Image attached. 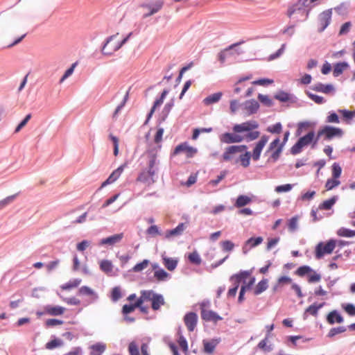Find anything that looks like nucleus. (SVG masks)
Listing matches in <instances>:
<instances>
[{"label": "nucleus", "instance_id": "a211bd4d", "mask_svg": "<svg viewBox=\"0 0 355 355\" xmlns=\"http://www.w3.org/2000/svg\"><path fill=\"white\" fill-rule=\"evenodd\" d=\"M201 318L203 320L207 322L211 321L216 322L217 321L222 320V318L216 312L205 309H202L201 311Z\"/></svg>", "mask_w": 355, "mask_h": 355}, {"label": "nucleus", "instance_id": "a18cd8bd", "mask_svg": "<svg viewBox=\"0 0 355 355\" xmlns=\"http://www.w3.org/2000/svg\"><path fill=\"white\" fill-rule=\"evenodd\" d=\"M345 331H346V328L343 326L331 328L329 330L327 336L329 338H332L337 334L344 333Z\"/></svg>", "mask_w": 355, "mask_h": 355}, {"label": "nucleus", "instance_id": "2f4dec72", "mask_svg": "<svg viewBox=\"0 0 355 355\" xmlns=\"http://www.w3.org/2000/svg\"><path fill=\"white\" fill-rule=\"evenodd\" d=\"M251 202L252 199L250 197L245 195H241L237 198L234 205L236 207L240 208L248 205Z\"/></svg>", "mask_w": 355, "mask_h": 355}, {"label": "nucleus", "instance_id": "bf43d9fd", "mask_svg": "<svg viewBox=\"0 0 355 355\" xmlns=\"http://www.w3.org/2000/svg\"><path fill=\"white\" fill-rule=\"evenodd\" d=\"M293 188V185L291 184H286L283 185H279L275 187V191L277 193H282V192H288L291 191Z\"/></svg>", "mask_w": 355, "mask_h": 355}, {"label": "nucleus", "instance_id": "79ce46f5", "mask_svg": "<svg viewBox=\"0 0 355 355\" xmlns=\"http://www.w3.org/2000/svg\"><path fill=\"white\" fill-rule=\"evenodd\" d=\"M337 234L343 237H353L355 236V230L341 227L337 231Z\"/></svg>", "mask_w": 355, "mask_h": 355}, {"label": "nucleus", "instance_id": "1a4fd4ad", "mask_svg": "<svg viewBox=\"0 0 355 355\" xmlns=\"http://www.w3.org/2000/svg\"><path fill=\"white\" fill-rule=\"evenodd\" d=\"M336 242L335 240L331 239L326 243L320 242L319 243L315 250V256L318 259H321L325 254H331L335 249Z\"/></svg>", "mask_w": 355, "mask_h": 355}, {"label": "nucleus", "instance_id": "39448f33", "mask_svg": "<svg viewBox=\"0 0 355 355\" xmlns=\"http://www.w3.org/2000/svg\"><path fill=\"white\" fill-rule=\"evenodd\" d=\"M247 148L248 147L245 145L229 146L225 148L222 155V161L237 164L239 163V159H237L236 155L243 153Z\"/></svg>", "mask_w": 355, "mask_h": 355}, {"label": "nucleus", "instance_id": "2eb2a0df", "mask_svg": "<svg viewBox=\"0 0 355 355\" xmlns=\"http://www.w3.org/2000/svg\"><path fill=\"white\" fill-rule=\"evenodd\" d=\"M184 322L189 331H193L198 322V315L194 312L187 313L184 317Z\"/></svg>", "mask_w": 355, "mask_h": 355}, {"label": "nucleus", "instance_id": "6e6552de", "mask_svg": "<svg viewBox=\"0 0 355 355\" xmlns=\"http://www.w3.org/2000/svg\"><path fill=\"white\" fill-rule=\"evenodd\" d=\"M250 275L251 272L247 270L240 271L239 273L233 275L230 277V281L233 282L234 287L229 289L227 297H235L241 282L250 277Z\"/></svg>", "mask_w": 355, "mask_h": 355}, {"label": "nucleus", "instance_id": "c03bdc74", "mask_svg": "<svg viewBox=\"0 0 355 355\" xmlns=\"http://www.w3.org/2000/svg\"><path fill=\"white\" fill-rule=\"evenodd\" d=\"M149 261L147 259L143 260L141 262L137 263L133 268L132 271L135 272H139L144 270L148 267Z\"/></svg>", "mask_w": 355, "mask_h": 355}, {"label": "nucleus", "instance_id": "13d9d810", "mask_svg": "<svg viewBox=\"0 0 355 355\" xmlns=\"http://www.w3.org/2000/svg\"><path fill=\"white\" fill-rule=\"evenodd\" d=\"M283 148V144L279 145L275 150H272L270 158L272 159V162H275L279 157V155L282 153Z\"/></svg>", "mask_w": 355, "mask_h": 355}, {"label": "nucleus", "instance_id": "5fc2aeb1", "mask_svg": "<svg viewBox=\"0 0 355 355\" xmlns=\"http://www.w3.org/2000/svg\"><path fill=\"white\" fill-rule=\"evenodd\" d=\"M31 114H28L26 116V117L19 123V125L16 127L15 132H19L28 122V121L31 119Z\"/></svg>", "mask_w": 355, "mask_h": 355}, {"label": "nucleus", "instance_id": "4d7b16f0", "mask_svg": "<svg viewBox=\"0 0 355 355\" xmlns=\"http://www.w3.org/2000/svg\"><path fill=\"white\" fill-rule=\"evenodd\" d=\"M146 233L147 234L150 235L152 236L161 235V232H159V227L155 225L149 227L146 230Z\"/></svg>", "mask_w": 355, "mask_h": 355}, {"label": "nucleus", "instance_id": "603ef678", "mask_svg": "<svg viewBox=\"0 0 355 355\" xmlns=\"http://www.w3.org/2000/svg\"><path fill=\"white\" fill-rule=\"evenodd\" d=\"M268 336H266L263 340H261L258 344V347L264 352H270L272 350V347L270 345H267L268 343Z\"/></svg>", "mask_w": 355, "mask_h": 355}, {"label": "nucleus", "instance_id": "09e8293b", "mask_svg": "<svg viewBox=\"0 0 355 355\" xmlns=\"http://www.w3.org/2000/svg\"><path fill=\"white\" fill-rule=\"evenodd\" d=\"M298 216H295L292 217L288 222V230L291 232H294L297 228Z\"/></svg>", "mask_w": 355, "mask_h": 355}, {"label": "nucleus", "instance_id": "864d4df0", "mask_svg": "<svg viewBox=\"0 0 355 355\" xmlns=\"http://www.w3.org/2000/svg\"><path fill=\"white\" fill-rule=\"evenodd\" d=\"M189 260L190 262L199 265L201 263V259L197 252H193L189 255Z\"/></svg>", "mask_w": 355, "mask_h": 355}, {"label": "nucleus", "instance_id": "412c9836", "mask_svg": "<svg viewBox=\"0 0 355 355\" xmlns=\"http://www.w3.org/2000/svg\"><path fill=\"white\" fill-rule=\"evenodd\" d=\"M125 166V165L123 164L118 167L116 170H114L110 174L108 178L102 184V187H105L107 184H112L116 180H117L122 174Z\"/></svg>", "mask_w": 355, "mask_h": 355}, {"label": "nucleus", "instance_id": "69168bd1", "mask_svg": "<svg viewBox=\"0 0 355 355\" xmlns=\"http://www.w3.org/2000/svg\"><path fill=\"white\" fill-rule=\"evenodd\" d=\"M343 309L349 315H355V306L352 304H347L343 305Z\"/></svg>", "mask_w": 355, "mask_h": 355}, {"label": "nucleus", "instance_id": "6ab92c4d", "mask_svg": "<svg viewBox=\"0 0 355 355\" xmlns=\"http://www.w3.org/2000/svg\"><path fill=\"white\" fill-rule=\"evenodd\" d=\"M44 313L52 316L62 315L66 309L61 306L46 305L44 307Z\"/></svg>", "mask_w": 355, "mask_h": 355}, {"label": "nucleus", "instance_id": "cd10ccee", "mask_svg": "<svg viewBox=\"0 0 355 355\" xmlns=\"http://www.w3.org/2000/svg\"><path fill=\"white\" fill-rule=\"evenodd\" d=\"M153 277L157 282H165L171 277V275L162 268L156 270Z\"/></svg>", "mask_w": 355, "mask_h": 355}, {"label": "nucleus", "instance_id": "393cba45", "mask_svg": "<svg viewBox=\"0 0 355 355\" xmlns=\"http://www.w3.org/2000/svg\"><path fill=\"white\" fill-rule=\"evenodd\" d=\"M162 263L167 270L173 271L178 266V260L177 259L163 257Z\"/></svg>", "mask_w": 355, "mask_h": 355}, {"label": "nucleus", "instance_id": "e2e57ef3", "mask_svg": "<svg viewBox=\"0 0 355 355\" xmlns=\"http://www.w3.org/2000/svg\"><path fill=\"white\" fill-rule=\"evenodd\" d=\"M338 112L340 113L347 121L351 120L355 116V112L346 110H339Z\"/></svg>", "mask_w": 355, "mask_h": 355}, {"label": "nucleus", "instance_id": "9d476101", "mask_svg": "<svg viewBox=\"0 0 355 355\" xmlns=\"http://www.w3.org/2000/svg\"><path fill=\"white\" fill-rule=\"evenodd\" d=\"M163 5V0H148V2L142 3L141 7L147 10L143 17L146 18L157 13L162 9Z\"/></svg>", "mask_w": 355, "mask_h": 355}, {"label": "nucleus", "instance_id": "c9c22d12", "mask_svg": "<svg viewBox=\"0 0 355 355\" xmlns=\"http://www.w3.org/2000/svg\"><path fill=\"white\" fill-rule=\"evenodd\" d=\"M268 288V280L263 279L260 281L254 289V294L258 295L265 291Z\"/></svg>", "mask_w": 355, "mask_h": 355}, {"label": "nucleus", "instance_id": "3c124183", "mask_svg": "<svg viewBox=\"0 0 355 355\" xmlns=\"http://www.w3.org/2000/svg\"><path fill=\"white\" fill-rule=\"evenodd\" d=\"M221 248L223 250L226 252H230L233 250L234 248V244L231 241L226 240L223 241L220 243Z\"/></svg>", "mask_w": 355, "mask_h": 355}, {"label": "nucleus", "instance_id": "6e6d98bb", "mask_svg": "<svg viewBox=\"0 0 355 355\" xmlns=\"http://www.w3.org/2000/svg\"><path fill=\"white\" fill-rule=\"evenodd\" d=\"M128 352L130 355H140L138 346L134 341L129 344Z\"/></svg>", "mask_w": 355, "mask_h": 355}, {"label": "nucleus", "instance_id": "bb28decb", "mask_svg": "<svg viewBox=\"0 0 355 355\" xmlns=\"http://www.w3.org/2000/svg\"><path fill=\"white\" fill-rule=\"evenodd\" d=\"M143 304L141 296L137 299L134 304H125L122 308V312L123 314H128L133 312L137 306Z\"/></svg>", "mask_w": 355, "mask_h": 355}, {"label": "nucleus", "instance_id": "e433bc0d", "mask_svg": "<svg viewBox=\"0 0 355 355\" xmlns=\"http://www.w3.org/2000/svg\"><path fill=\"white\" fill-rule=\"evenodd\" d=\"M81 283L80 279H74L69 281L60 286L62 290L67 291L78 287Z\"/></svg>", "mask_w": 355, "mask_h": 355}, {"label": "nucleus", "instance_id": "0e129e2a", "mask_svg": "<svg viewBox=\"0 0 355 355\" xmlns=\"http://www.w3.org/2000/svg\"><path fill=\"white\" fill-rule=\"evenodd\" d=\"M178 344L181 349L184 352H187L188 351V345L186 339L184 338L183 336L180 335L178 339Z\"/></svg>", "mask_w": 355, "mask_h": 355}, {"label": "nucleus", "instance_id": "7c9ffc66", "mask_svg": "<svg viewBox=\"0 0 355 355\" xmlns=\"http://www.w3.org/2000/svg\"><path fill=\"white\" fill-rule=\"evenodd\" d=\"M167 94H168V91L164 90L161 94V96L155 101L154 105L152 107L150 113L148 114V119H150L151 117V116L153 115V114L154 113L156 108L159 107L163 103L164 100L166 96L167 95Z\"/></svg>", "mask_w": 355, "mask_h": 355}, {"label": "nucleus", "instance_id": "f8f14e48", "mask_svg": "<svg viewBox=\"0 0 355 355\" xmlns=\"http://www.w3.org/2000/svg\"><path fill=\"white\" fill-rule=\"evenodd\" d=\"M155 175L156 173L153 171H150L148 169L147 171H143L139 174L137 181L143 182L147 186H150L156 182V180L155 179Z\"/></svg>", "mask_w": 355, "mask_h": 355}, {"label": "nucleus", "instance_id": "aec40b11", "mask_svg": "<svg viewBox=\"0 0 355 355\" xmlns=\"http://www.w3.org/2000/svg\"><path fill=\"white\" fill-rule=\"evenodd\" d=\"M123 233L114 234L109 237L104 238V239H101L99 242V245H114L121 242V240L123 239Z\"/></svg>", "mask_w": 355, "mask_h": 355}, {"label": "nucleus", "instance_id": "4468645a", "mask_svg": "<svg viewBox=\"0 0 355 355\" xmlns=\"http://www.w3.org/2000/svg\"><path fill=\"white\" fill-rule=\"evenodd\" d=\"M184 153L187 157H192L197 153V149L189 146L187 143H182L177 146L174 150L173 153L178 155Z\"/></svg>", "mask_w": 355, "mask_h": 355}, {"label": "nucleus", "instance_id": "20e7f679", "mask_svg": "<svg viewBox=\"0 0 355 355\" xmlns=\"http://www.w3.org/2000/svg\"><path fill=\"white\" fill-rule=\"evenodd\" d=\"M343 135V131L341 128L325 125L318 130L314 144H316L320 137L324 140L330 141L334 138H341Z\"/></svg>", "mask_w": 355, "mask_h": 355}, {"label": "nucleus", "instance_id": "a878e982", "mask_svg": "<svg viewBox=\"0 0 355 355\" xmlns=\"http://www.w3.org/2000/svg\"><path fill=\"white\" fill-rule=\"evenodd\" d=\"M222 96H223V93L220 92L212 94L208 96L207 97H206L205 98H204L203 103L205 105H210L214 103H216L220 100Z\"/></svg>", "mask_w": 355, "mask_h": 355}, {"label": "nucleus", "instance_id": "dca6fc26", "mask_svg": "<svg viewBox=\"0 0 355 355\" xmlns=\"http://www.w3.org/2000/svg\"><path fill=\"white\" fill-rule=\"evenodd\" d=\"M147 156H148V169L150 171H153V172L156 173L158 171V164H159V160L157 159V152H154L153 150L148 151L147 152Z\"/></svg>", "mask_w": 355, "mask_h": 355}, {"label": "nucleus", "instance_id": "37998d69", "mask_svg": "<svg viewBox=\"0 0 355 355\" xmlns=\"http://www.w3.org/2000/svg\"><path fill=\"white\" fill-rule=\"evenodd\" d=\"M78 293L80 295H83L93 296L94 298L97 297V295H96L94 290H92V288H90L89 287H88L87 286H83L80 287L78 291Z\"/></svg>", "mask_w": 355, "mask_h": 355}, {"label": "nucleus", "instance_id": "680f3d73", "mask_svg": "<svg viewBox=\"0 0 355 355\" xmlns=\"http://www.w3.org/2000/svg\"><path fill=\"white\" fill-rule=\"evenodd\" d=\"M62 341L58 339H54L46 344V348L48 349H53L57 347L61 346Z\"/></svg>", "mask_w": 355, "mask_h": 355}, {"label": "nucleus", "instance_id": "9b49d317", "mask_svg": "<svg viewBox=\"0 0 355 355\" xmlns=\"http://www.w3.org/2000/svg\"><path fill=\"white\" fill-rule=\"evenodd\" d=\"M295 14L299 15L302 19L297 20H306L309 16V10L304 6L296 3L291 6L287 11V15L291 18Z\"/></svg>", "mask_w": 355, "mask_h": 355}, {"label": "nucleus", "instance_id": "ea45409f", "mask_svg": "<svg viewBox=\"0 0 355 355\" xmlns=\"http://www.w3.org/2000/svg\"><path fill=\"white\" fill-rule=\"evenodd\" d=\"M274 98L280 102L286 103L291 100V94L284 91H279L275 94Z\"/></svg>", "mask_w": 355, "mask_h": 355}, {"label": "nucleus", "instance_id": "5701e85b", "mask_svg": "<svg viewBox=\"0 0 355 355\" xmlns=\"http://www.w3.org/2000/svg\"><path fill=\"white\" fill-rule=\"evenodd\" d=\"M343 320V317L336 310L329 312L327 316V321L329 324L342 323Z\"/></svg>", "mask_w": 355, "mask_h": 355}, {"label": "nucleus", "instance_id": "7ed1b4c3", "mask_svg": "<svg viewBox=\"0 0 355 355\" xmlns=\"http://www.w3.org/2000/svg\"><path fill=\"white\" fill-rule=\"evenodd\" d=\"M143 304L145 302H151V308L153 311H158L165 304V300L162 295L155 293L153 290H142L140 292Z\"/></svg>", "mask_w": 355, "mask_h": 355}, {"label": "nucleus", "instance_id": "49530a36", "mask_svg": "<svg viewBox=\"0 0 355 355\" xmlns=\"http://www.w3.org/2000/svg\"><path fill=\"white\" fill-rule=\"evenodd\" d=\"M258 99L259 100V101L261 103H263V105H265L268 107H271L273 105L272 101L267 95H263V94H259L258 95Z\"/></svg>", "mask_w": 355, "mask_h": 355}, {"label": "nucleus", "instance_id": "052dcab7", "mask_svg": "<svg viewBox=\"0 0 355 355\" xmlns=\"http://www.w3.org/2000/svg\"><path fill=\"white\" fill-rule=\"evenodd\" d=\"M111 297L114 302L118 301L121 297V289L119 287H114L112 289Z\"/></svg>", "mask_w": 355, "mask_h": 355}, {"label": "nucleus", "instance_id": "c756f323", "mask_svg": "<svg viewBox=\"0 0 355 355\" xmlns=\"http://www.w3.org/2000/svg\"><path fill=\"white\" fill-rule=\"evenodd\" d=\"M244 152L245 153L243 154L240 155L237 159H239V162L241 163V165L243 167L247 168L250 164V157L252 156L250 152L247 151V150H245Z\"/></svg>", "mask_w": 355, "mask_h": 355}, {"label": "nucleus", "instance_id": "ddd939ff", "mask_svg": "<svg viewBox=\"0 0 355 355\" xmlns=\"http://www.w3.org/2000/svg\"><path fill=\"white\" fill-rule=\"evenodd\" d=\"M268 141V137L263 135L261 137L260 140L255 144V146L251 155L252 158L254 161H257L259 159L261 151L266 145Z\"/></svg>", "mask_w": 355, "mask_h": 355}, {"label": "nucleus", "instance_id": "4c0bfd02", "mask_svg": "<svg viewBox=\"0 0 355 355\" xmlns=\"http://www.w3.org/2000/svg\"><path fill=\"white\" fill-rule=\"evenodd\" d=\"M337 200V197L334 196L327 200H324L319 205L320 209L329 210L334 206Z\"/></svg>", "mask_w": 355, "mask_h": 355}, {"label": "nucleus", "instance_id": "338daca9", "mask_svg": "<svg viewBox=\"0 0 355 355\" xmlns=\"http://www.w3.org/2000/svg\"><path fill=\"white\" fill-rule=\"evenodd\" d=\"M216 347L214 342H204V350L206 353H212Z\"/></svg>", "mask_w": 355, "mask_h": 355}, {"label": "nucleus", "instance_id": "0eeeda50", "mask_svg": "<svg viewBox=\"0 0 355 355\" xmlns=\"http://www.w3.org/2000/svg\"><path fill=\"white\" fill-rule=\"evenodd\" d=\"M295 275L301 277L307 275V281L311 284L317 283L321 280V275L313 270L309 266H302L299 267L295 271Z\"/></svg>", "mask_w": 355, "mask_h": 355}, {"label": "nucleus", "instance_id": "de8ad7c7", "mask_svg": "<svg viewBox=\"0 0 355 355\" xmlns=\"http://www.w3.org/2000/svg\"><path fill=\"white\" fill-rule=\"evenodd\" d=\"M342 173V168L338 163H334L332 165V177L339 179Z\"/></svg>", "mask_w": 355, "mask_h": 355}, {"label": "nucleus", "instance_id": "72a5a7b5", "mask_svg": "<svg viewBox=\"0 0 355 355\" xmlns=\"http://www.w3.org/2000/svg\"><path fill=\"white\" fill-rule=\"evenodd\" d=\"M324 303H320L318 304H313L307 307L305 310L304 314L309 313L313 316H317L318 311L323 307Z\"/></svg>", "mask_w": 355, "mask_h": 355}, {"label": "nucleus", "instance_id": "58836bf2", "mask_svg": "<svg viewBox=\"0 0 355 355\" xmlns=\"http://www.w3.org/2000/svg\"><path fill=\"white\" fill-rule=\"evenodd\" d=\"M340 181L338 178H331L327 180L325 184V188L327 191L332 190L336 187L339 186Z\"/></svg>", "mask_w": 355, "mask_h": 355}, {"label": "nucleus", "instance_id": "f3484780", "mask_svg": "<svg viewBox=\"0 0 355 355\" xmlns=\"http://www.w3.org/2000/svg\"><path fill=\"white\" fill-rule=\"evenodd\" d=\"M331 15V9L326 10L320 15L319 24L320 26V31H323L330 24Z\"/></svg>", "mask_w": 355, "mask_h": 355}, {"label": "nucleus", "instance_id": "b1692460", "mask_svg": "<svg viewBox=\"0 0 355 355\" xmlns=\"http://www.w3.org/2000/svg\"><path fill=\"white\" fill-rule=\"evenodd\" d=\"M186 228L184 223H180L175 228L166 232L165 237L168 239L173 236L181 235Z\"/></svg>", "mask_w": 355, "mask_h": 355}, {"label": "nucleus", "instance_id": "774afa93", "mask_svg": "<svg viewBox=\"0 0 355 355\" xmlns=\"http://www.w3.org/2000/svg\"><path fill=\"white\" fill-rule=\"evenodd\" d=\"M326 122L338 123L340 122L339 117L338 114L335 112L330 113L327 118Z\"/></svg>", "mask_w": 355, "mask_h": 355}, {"label": "nucleus", "instance_id": "4be33fe9", "mask_svg": "<svg viewBox=\"0 0 355 355\" xmlns=\"http://www.w3.org/2000/svg\"><path fill=\"white\" fill-rule=\"evenodd\" d=\"M259 108V103L254 99L246 101L244 103V109L246 110L248 115L256 113Z\"/></svg>", "mask_w": 355, "mask_h": 355}, {"label": "nucleus", "instance_id": "f257e3e1", "mask_svg": "<svg viewBox=\"0 0 355 355\" xmlns=\"http://www.w3.org/2000/svg\"><path fill=\"white\" fill-rule=\"evenodd\" d=\"M259 127L257 121L251 120L233 126V132H225L219 136V139L223 144L241 143L244 140L248 141L257 139L260 132L252 131Z\"/></svg>", "mask_w": 355, "mask_h": 355}, {"label": "nucleus", "instance_id": "a19ab883", "mask_svg": "<svg viewBox=\"0 0 355 355\" xmlns=\"http://www.w3.org/2000/svg\"><path fill=\"white\" fill-rule=\"evenodd\" d=\"M100 268L102 271L105 273H110L113 270V266L110 261L103 260L100 263Z\"/></svg>", "mask_w": 355, "mask_h": 355}, {"label": "nucleus", "instance_id": "f03ea898", "mask_svg": "<svg viewBox=\"0 0 355 355\" xmlns=\"http://www.w3.org/2000/svg\"><path fill=\"white\" fill-rule=\"evenodd\" d=\"M132 33H130L126 37L122 38L119 33L109 37L104 46L102 48V53L106 55H111L118 51L124 44L127 42Z\"/></svg>", "mask_w": 355, "mask_h": 355}, {"label": "nucleus", "instance_id": "8fccbe9b", "mask_svg": "<svg viewBox=\"0 0 355 355\" xmlns=\"http://www.w3.org/2000/svg\"><path fill=\"white\" fill-rule=\"evenodd\" d=\"M236 44H232L228 48L224 49L223 51H220L218 53V60L220 62L221 64H224L225 59L227 56V51L232 49H233L234 46H235Z\"/></svg>", "mask_w": 355, "mask_h": 355}, {"label": "nucleus", "instance_id": "c85d7f7f", "mask_svg": "<svg viewBox=\"0 0 355 355\" xmlns=\"http://www.w3.org/2000/svg\"><path fill=\"white\" fill-rule=\"evenodd\" d=\"M313 89L316 92L329 94L334 91V88L331 85H323L319 83L313 86Z\"/></svg>", "mask_w": 355, "mask_h": 355}, {"label": "nucleus", "instance_id": "f704fd0d", "mask_svg": "<svg viewBox=\"0 0 355 355\" xmlns=\"http://www.w3.org/2000/svg\"><path fill=\"white\" fill-rule=\"evenodd\" d=\"M262 241H263V239L261 236H259L257 238L252 237V238L249 239L245 242V246L243 248V252L244 253L246 252V250H245L246 246L249 245L250 248H254V247H256L257 245L261 244L262 243Z\"/></svg>", "mask_w": 355, "mask_h": 355}, {"label": "nucleus", "instance_id": "473e14b6", "mask_svg": "<svg viewBox=\"0 0 355 355\" xmlns=\"http://www.w3.org/2000/svg\"><path fill=\"white\" fill-rule=\"evenodd\" d=\"M349 65L347 62H339L334 65L333 74L335 77L339 76L343 72L348 68Z\"/></svg>", "mask_w": 355, "mask_h": 355}, {"label": "nucleus", "instance_id": "423d86ee", "mask_svg": "<svg viewBox=\"0 0 355 355\" xmlns=\"http://www.w3.org/2000/svg\"><path fill=\"white\" fill-rule=\"evenodd\" d=\"M315 138L316 137H315V133L313 131H311L304 137H300L297 142L291 148V154H299L304 147L309 146L312 142L314 143ZM315 144H313V145Z\"/></svg>", "mask_w": 355, "mask_h": 355}]
</instances>
